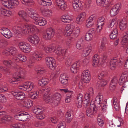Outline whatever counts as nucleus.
I'll use <instances>...</instances> for the list:
<instances>
[{"label": "nucleus", "mask_w": 128, "mask_h": 128, "mask_svg": "<svg viewBox=\"0 0 128 128\" xmlns=\"http://www.w3.org/2000/svg\"><path fill=\"white\" fill-rule=\"evenodd\" d=\"M74 117L73 111L71 110H68L65 116V120L68 123H70Z\"/></svg>", "instance_id": "aec40b11"}, {"label": "nucleus", "mask_w": 128, "mask_h": 128, "mask_svg": "<svg viewBox=\"0 0 128 128\" xmlns=\"http://www.w3.org/2000/svg\"><path fill=\"white\" fill-rule=\"evenodd\" d=\"M35 24L38 25L40 26L45 25L47 23V22L44 18L40 17L38 19L34 22Z\"/></svg>", "instance_id": "a878e982"}, {"label": "nucleus", "mask_w": 128, "mask_h": 128, "mask_svg": "<svg viewBox=\"0 0 128 128\" xmlns=\"http://www.w3.org/2000/svg\"><path fill=\"white\" fill-rule=\"evenodd\" d=\"M84 42L82 39L79 40L77 42L76 45V48L79 50L82 48L84 46Z\"/></svg>", "instance_id": "a18cd8bd"}, {"label": "nucleus", "mask_w": 128, "mask_h": 128, "mask_svg": "<svg viewBox=\"0 0 128 128\" xmlns=\"http://www.w3.org/2000/svg\"><path fill=\"white\" fill-rule=\"evenodd\" d=\"M27 14L32 19L36 21L40 17L39 15L37 14L36 11L33 9L29 8L28 9Z\"/></svg>", "instance_id": "4468645a"}, {"label": "nucleus", "mask_w": 128, "mask_h": 128, "mask_svg": "<svg viewBox=\"0 0 128 128\" xmlns=\"http://www.w3.org/2000/svg\"><path fill=\"white\" fill-rule=\"evenodd\" d=\"M118 80L117 78L115 76L112 79L109 87V89L111 91H112L115 90Z\"/></svg>", "instance_id": "5701e85b"}, {"label": "nucleus", "mask_w": 128, "mask_h": 128, "mask_svg": "<svg viewBox=\"0 0 128 128\" xmlns=\"http://www.w3.org/2000/svg\"><path fill=\"white\" fill-rule=\"evenodd\" d=\"M38 92H39V91H37L35 93H31L30 94H29L30 97L32 99H36L38 96V94H41L40 93H38Z\"/></svg>", "instance_id": "052dcab7"}, {"label": "nucleus", "mask_w": 128, "mask_h": 128, "mask_svg": "<svg viewBox=\"0 0 128 128\" xmlns=\"http://www.w3.org/2000/svg\"><path fill=\"white\" fill-rule=\"evenodd\" d=\"M42 56V53L38 51L34 52L33 54V59L37 60H39Z\"/></svg>", "instance_id": "c9c22d12"}, {"label": "nucleus", "mask_w": 128, "mask_h": 128, "mask_svg": "<svg viewBox=\"0 0 128 128\" xmlns=\"http://www.w3.org/2000/svg\"><path fill=\"white\" fill-rule=\"evenodd\" d=\"M49 82V80L47 78L43 76L41 80H38V84L39 86H43L48 84Z\"/></svg>", "instance_id": "473e14b6"}, {"label": "nucleus", "mask_w": 128, "mask_h": 128, "mask_svg": "<svg viewBox=\"0 0 128 128\" xmlns=\"http://www.w3.org/2000/svg\"><path fill=\"white\" fill-rule=\"evenodd\" d=\"M53 97L54 100L53 103L54 106H56L58 105V102L61 99V96L59 93H56L53 95Z\"/></svg>", "instance_id": "bb28decb"}, {"label": "nucleus", "mask_w": 128, "mask_h": 128, "mask_svg": "<svg viewBox=\"0 0 128 128\" xmlns=\"http://www.w3.org/2000/svg\"><path fill=\"white\" fill-rule=\"evenodd\" d=\"M35 70L38 75L40 74H43L46 72L44 68L40 67H36L35 68Z\"/></svg>", "instance_id": "3c124183"}, {"label": "nucleus", "mask_w": 128, "mask_h": 128, "mask_svg": "<svg viewBox=\"0 0 128 128\" xmlns=\"http://www.w3.org/2000/svg\"><path fill=\"white\" fill-rule=\"evenodd\" d=\"M32 111L34 113L37 115L42 112V110L41 109L37 107L33 108Z\"/></svg>", "instance_id": "864d4df0"}, {"label": "nucleus", "mask_w": 128, "mask_h": 128, "mask_svg": "<svg viewBox=\"0 0 128 128\" xmlns=\"http://www.w3.org/2000/svg\"><path fill=\"white\" fill-rule=\"evenodd\" d=\"M74 29L70 35L71 37L74 39L76 38L78 36L80 32V28H79L76 27Z\"/></svg>", "instance_id": "58836bf2"}, {"label": "nucleus", "mask_w": 128, "mask_h": 128, "mask_svg": "<svg viewBox=\"0 0 128 128\" xmlns=\"http://www.w3.org/2000/svg\"><path fill=\"white\" fill-rule=\"evenodd\" d=\"M46 60L47 66L51 70H54L56 67L55 60L52 58L47 57Z\"/></svg>", "instance_id": "0eeeda50"}, {"label": "nucleus", "mask_w": 128, "mask_h": 128, "mask_svg": "<svg viewBox=\"0 0 128 128\" xmlns=\"http://www.w3.org/2000/svg\"><path fill=\"white\" fill-rule=\"evenodd\" d=\"M110 0H96L97 4L102 6H104L107 4Z\"/></svg>", "instance_id": "a19ab883"}, {"label": "nucleus", "mask_w": 128, "mask_h": 128, "mask_svg": "<svg viewBox=\"0 0 128 128\" xmlns=\"http://www.w3.org/2000/svg\"><path fill=\"white\" fill-rule=\"evenodd\" d=\"M75 27V24H72L67 25L64 30L65 35L70 36L71 34Z\"/></svg>", "instance_id": "2eb2a0df"}, {"label": "nucleus", "mask_w": 128, "mask_h": 128, "mask_svg": "<svg viewBox=\"0 0 128 128\" xmlns=\"http://www.w3.org/2000/svg\"><path fill=\"white\" fill-rule=\"evenodd\" d=\"M24 74L22 70L17 72L13 74L12 77L8 80L10 83L22 80L23 79Z\"/></svg>", "instance_id": "f03ea898"}, {"label": "nucleus", "mask_w": 128, "mask_h": 128, "mask_svg": "<svg viewBox=\"0 0 128 128\" xmlns=\"http://www.w3.org/2000/svg\"><path fill=\"white\" fill-rule=\"evenodd\" d=\"M22 124L19 123H12L11 125L12 128H23Z\"/></svg>", "instance_id": "4d7b16f0"}, {"label": "nucleus", "mask_w": 128, "mask_h": 128, "mask_svg": "<svg viewBox=\"0 0 128 128\" xmlns=\"http://www.w3.org/2000/svg\"><path fill=\"white\" fill-rule=\"evenodd\" d=\"M128 76L127 74H123L120 77L118 83L120 85H122L121 88L122 91L124 90V88L126 87L128 84Z\"/></svg>", "instance_id": "39448f33"}, {"label": "nucleus", "mask_w": 128, "mask_h": 128, "mask_svg": "<svg viewBox=\"0 0 128 128\" xmlns=\"http://www.w3.org/2000/svg\"><path fill=\"white\" fill-rule=\"evenodd\" d=\"M121 7V4L120 3L116 4L112 7L110 12L111 16H112L116 15L119 12V9Z\"/></svg>", "instance_id": "dca6fc26"}, {"label": "nucleus", "mask_w": 128, "mask_h": 128, "mask_svg": "<svg viewBox=\"0 0 128 128\" xmlns=\"http://www.w3.org/2000/svg\"><path fill=\"white\" fill-rule=\"evenodd\" d=\"M18 46L21 50L24 52L28 53L31 50L30 46L26 43L20 42L19 43Z\"/></svg>", "instance_id": "6e6552de"}, {"label": "nucleus", "mask_w": 128, "mask_h": 128, "mask_svg": "<svg viewBox=\"0 0 128 128\" xmlns=\"http://www.w3.org/2000/svg\"><path fill=\"white\" fill-rule=\"evenodd\" d=\"M2 4L8 8H13L14 6H16L19 4L18 0H2Z\"/></svg>", "instance_id": "20e7f679"}, {"label": "nucleus", "mask_w": 128, "mask_h": 128, "mask_svg": "<svg viewBox=\"0 0 128 128\" xmlns=\"http://www.w3.org/2000/svg\"><path fill=\"white\" fill-rule=\"evenodd\" d=\"M66 50L62 49L60 47H57L56 50V53L58 56V58L61 60H63L64 57Z\"/></svg>", "instance_id": "a211bd4d"}, {"label": "nucleus", "mask_w": 128, "mask_h": 128, "mask_svg": "<svg viewBox=\"0 0 128 128\" xmlns=\"http://www.w3.org/2000/svg\"><path fill=\"white\" fill-rule=\"evenodd\" d=\"M12 94L14 96L17 100H21L25 98L24 93L22 92H15L12 91Z\"/></svg>", "instance_id": "412c9836"}, {"label": "nucleus", "mask_w": 128, "mask_h": 128, "mask_svg": "<svg viewBox=\"0 0 128 128\" xmlns=\"http://www.w3.org/2000/svg\"><path fill=\"white\" fill-rule=\"evenodd\" d=\"M39 4L44 6H49L52 4V2L50 0H38Z\"/></svg>", "instance_id": "72a5a7b5"}, {"label": "nucleus", "mask_w": 128, "mask_h": 128, "mask_svg": "<svg viewBox=\"0 0 128 128\" xmlns=\"http://www.w3.org/2000/svg\"><path fill=\"white\" fill-rule=\"evenodd\" d=\"M34 87V83L30 82H26L24 83L22 85L18 86L19 89L27 91H30Z\"/></svg>", "instance_id": "423d86ee"}, {"label": "nucleus", "mask_w": 128, "mask_h": 128, "mask_svg": "<svg viewBox=\"0 0 128 128\" xmlns=\"http://www.w3.org/2000/svg\"><path fill=\"white\" fill-rule=\"evenodd\" d=\"M119 58L118 56H117L114 57L111 59L110 62V68L111 70L115 69Z\"/></svg>", "instance_id": "b1692460"}, {"label": "nucleus", "mask_w": 128, "mask_h": 128, "mask_svg": "<svg viewBox=\"0 0 128 128\" xmlns=\"http://www.w3.org/2000/svg\"><path fill=\"white\" fill-rule=\"evenodd\" d=\"M12 60H4L3 63L6 66L10 67L11 66L14 65V63H16L15 62H14Z\"/></svg>", "instance_id": "49530a36"}, {"label": "nucleus", "mask_w": 128, "mask_h": 128, "mask_svg": "<svg viewBox=\"0 0 128 128\" xmlns=\"http://www.w3.org/2000/svg\"><path fill=\"white\" fill-rule=\"evenodd\" d=\"M51 10H44L42 12V14L45 16H49L52 14Z\"/></svg>", "instance_id": "6e6d98bb"}, {"label": "nucleus", "mask_w": 128, "mask_h": 128, "mask_svg": "<svg viewBox=\"0 0 128 128\" xmlns=\"http://www.w3.org/2000/svg\"><path fill=\"white\" fill-rule=\"evenodd\" d=\"M35 36L36 35H33L30 36L28 38V40L30 42L33 43L34 42L35 38Z\"/></svg>", "instance_id": "338daca9"}, {"label": "nucleus", "mask_w": 128, "mask_h": 128, "mask_svg": "<svg viewBox=\"0 0 128 128\" xmlns=\"http://www.w3.org/2000/svg\"><path fill=\"white\" fill-rule=\"evenodd\" d=\"M106 84V82L104 80H99L97 82V86L100 87H103Z\"/></svg>", "instance_id": "8fccbe9b"}, {"label": "nucleus", "mask_w": 128, "mask_h": 128, "mask_svg": "<svg viewBox=\"0 0 128 128\" xmlns=\"http://www.w3.org/2000/svg\"><path fill=\"white\" fill-rule=\"evenodd\" d=\"M56 3L59 8L63 10L66 7L63 0H56Z\"/></svg>", "instance_id": "2f4dec72"}, {"label": "nucleus", "mask_w": 128, "mask_h": 128, "mask_svg": "<svg viewBox=\"0 0 128 128\" xmlns=\"http://www.w3.org/2000/svg\"><path fill=\"white\" fill-rule=\"evenodd\" d=\"M93 95H91L89 93L87 92L85 95V97L86 99H88V101L92 100Z\"/></svg>", "instance_id": "0e129e2a"}, {"label": "nucleus", "mask_w": 128, "mask_h": 128, "mask_svg": "<svg viewBox=\"0 0 128 128\" xmlns=\"http://www.w3.org/2000/svg\"><path fill=\"white\" fill-rule=\"evenodd\" d=\"M60 80L62 84H66L68 82V76L64 74H61L60 78Z\"/></svg>", "instance_id": "393cba45"}, {"label": "nucleus", "mask_w": 128, "mask_h": 128, "mask_svg": "<svg viewBox=\"0 0 128 128\" xmlns=\"http://www.w3.org/2000/svg\"><path fill=\"white\" fill-rule=\"evenodd\" d=\"M1 34L6 38H10L12 36L11 31L8 28L2 27L0 28Z\"/></svg>", "instance_id": "9b49d317"}, {"label": "nucleus", "mask_w": 128, "mask_h": 128, "mask_svg": "<svg viewBox=\"0 0 128 128\" xmlns=\"http://www.w3.org/2000/svg\"><path fill=\"white\" fill-rule=\"evenodd\" d=\"M38 30V28L35 26L33 25H25L22 28V32L24 34H30L33 33L34 32Z\"/></svg>", "instance_id": "7ed1b4c3"}, {"label": "nucleus", "mask_w": 128, "mask_h": 128, "mask_svg": "<svg viewBox=\"0 0 128 128\" xmlns=\"http://www.w3.org/2000/svg\"><path fill=\"white\" fill-rule=\"evenodd\" d=\"M82 81L84 83H88L91 79L90 72L88 70H84L82 74Z\"/></svg>", "instance_id": "9d476101"}, {"label": "nucleus", "mask_w": 128, "mask_h": 128, "mask_svg": "<svg viewBox=\"0 0 128 128\" xmlns=\"http://www.w3.org/2000/svg\"><path fill=\"white\" fill-rule=\"evenodd\" d=\"M27 60L26 57L22 54H18L17 57H14L12 58V60L15 62L16 63L19 61L25 62Z\"/></svg>", "instance_id": "4be33fe9"}, {"label": "nucleus", "mask_w": 128, "mask_h": 128, "mask_svg": "<svg viewBox=\"0 0 128 128\" xmlns=\"http://www.w3.org/2000/svg\"><path fill=\"white\" fill-rule=\"evenodd\" d=\"M33 105V102L29 100L25 101L23 104L24 106L28 108L32 106Z\"/></svg>", "instance_id": "09e8293b"}, {"label": "nucleus", "mask_w": 128, "mask_h": 128, "mask_svg": "<svg viewBox=\"0 0 128 128\" xmlns=\"http://www.w3.org/2000/svg\"><path fill=\"white\" fill-rule=\"evenodd\" d=\"M103 96L102 94L99 93L96 98L94 103L96 106H98V107L101 106L102 110L103 112H105L107 109V104L106 100H105L103 101Z\"/></svg>", "instance_id": "f257e3e1"}, {"label": "nucleus", "mask_w": 128, "mask_h": 128, "mask_svg": "<svg viewBox=\"0 0 128 128\" xmlns=\"http://www.w3.org/2000/svg\"><path fill=\"white\" fill-rule=\"evenodd\" d=\"M95 106L94 105L90 104V108H87L86 111V114L89 117H92L96 113V108L95 107Z\"/></svg>", "instance_id": "1a4fd4ad"}, {"label": "nucleus", "mask_w": 128, "mask_h": 128, "mask_svg": "<svg viewBox=\"0 0 128 128\" xmlns=\"http://www.w3.org/2000/svg\"><path fill=\"white\" fill-rule=\"evenodd\" d=\"M6 99L5 96L1 94H0V102H6Z\"/></svg>", "instance_id": "69168bd1"}, {"label": "nucleus", "mask_w": 128, "mask_h": 128, "mask_svg": "<svg viewBox=\"0 0 128 128\" xmlns=\"http://www.w3.org/2000/svg\"><path fill=\"white\" fill-rule=\"evenodd\" d=\"M80 65V62H75L71 67L70 69L72 72L74 73L77 72V71Z\"/></svg>", "instance_id": "c85d7f7f"}, {"label": "nucleus", "mask_w": 128, "mask_h": 128, "mask_svg": "<svg viewBox=\"0 0 128 128\" xmlns=\"http://www.w3.org/2000/svg\"><path fill=\"white\" fill-rule=\"evenodd\" d=\"M62 22L66 23L70 22L72 19L71 17L68 15H64L62 16L61 18Z\"/></svg>", "instance_id": "4c0bfd02"}, {"label": "nucleus", "mask_w": 128, "mask_h": 128, "mask_svg": "<svg viewBox=\"0 0 128 128\" xmlns=\"http://www.w3.org/2000/svg\"><path fill=\"white\" fill-rule=\"evenodd\" d=\"M92 37L93 36L91 34H90L88 32L86 34L85 39L86 40L90 41L92 40Z\"/></svg>", "instance_id": "e2e57ef3"}, {"label": "nucleus", "mask_w": 128, "mask_h": 128, "mask_svg": "<svg viewBox=\"0 0 128 128\" xmlns=\"http://www.w3.org/2000/svg\"><path fill=\"white\" fill-rule=\"evenodd\" d=\"M18 15L26 22L29 21V17L27 16L26 12L24 10H20L19 12Z\"/></svg>", "instance_id": "c756f323"}, {"label": "nucleus", "mask_w": 128, "mask_h": 128, "mask_svg": "<svg viewBox=\"0 0 128 128\" xmlns=\"http://www.w3.org/2000/svg\"><path fill=\"white\" fill-rule=\"evenodd\" d=\"M54 30L50 28L47 30L46 33L43 35V37L45 40H50L54 36Z\"/></svg>", "instance_id": "ddd939ff"}, {"label": "nucleus", "mask_w": 128, "mask_h": 128, "mask_svg": "<svg viewBox=\"0 0 128 128\" xmlns=\"http://www.w3.org/2000/svg\"><path fill=\"white\" fill-rule=\"evenodd\" d=\"M44 50H45L46 53H48L52 51H54V47H52L51 46H48L46 48L45 47Z\"/></svg>", "instance_id": "603ef678"}, {"label": "nucleus", "mask_w": 128, "mask_h": 128, "mask_svg": "<svg viewBox=\"0 0 128 128\" xmlns=\"http://www.w3.org/2000/svg\"><path fill=\"white\" fill-rule=\"evenodd\" d=\"M128 40V32L124 34V37L122 38V42L124 43H126Z\"/></svg>", "instance_id": "680f3d73"}, {"label": "nucleus", "mask_w": 128, "mask_h": 128, "mask_svg": "<svg viewBox=\"0 0 128 128\" xmlns=\"http://www.w3.org/2000/svg\"><path fill=\"white\" fill-rule=\"evenodd\" d=\"M12 119V118L8 115H5L1 119L2 122L6 123L7 121H10Z\"/></svg>", "instance_id": "de8ad7c7"}, {"label": "nucleus", "mask_w": 128, "mask_h": 128, "mask_svg": "<svg viewBox=\"0 0 128 128\" xmlns=\"http://www.w3.org/2000/svg\"><path fill=\"white\" fill-rule=\"evenodd\" d=\"M29 114L28 112H26L16 115L14 116L16 120L22 121H26L29 119Z\"/></svg>", "instance_id": "f8f14e48"}, {"label": "nucleus", "mask_w": 128, "mask_h": 128, "mask_svg": "<svg viewBox=\"0 0 128 128\" xmlns=\"http://www.w3.org/2000/svg\"><path fill=\"white\" fill-rule=\"evenodd\" d=\"M16 49L14 47H12L10 48L4 50L2 52L3 54L6 55H14L17 52Z\"/></svg>", "instance_id": "6ab92c4d"}, {"label": "nucleus", "mask_w": 128, "mask_h": 128, "mask_svg": "<svg viewBox=\"0 0 128 128\" xmlns=\"http://www.w3.org/2000/svg\"><path fill=\"white\" fill-rule=\"evenodd\" d=\"M127 22L125 19L122 20L120 24V28L122 30H124L126 28Z\"/></svg>", "instance_id": "c03bdc74"}, {"label": "nucleus", "mask_w": 128, "mask_h": 128, "mask_svg": "<svg viewBox=\"0 0 128 128\" xmlns=\"http://www.w3.org/2000/svg\"><path fill=\"white\" fill-rule=\"evenodd\" d=\"M0 13L3 15L10 16L12 14V12L9 10H7L2 8L0 6Z\"/></svg>", "instance_id": "7c9ffc66"}, {"label": "nucleus", "mask_w": 128, "mask_h": 128, "mask_svg": "<svg viewBox=\"0 0 128 128\" xmlns=\"http://www.w3.org/2000/svg\"><path fill=\"white\" fill-rule=\"evenodd\" d=\"M21 2L25 6L30 7L34 4V2L32 0H20Z\"/></svg>", "instance_id": "e433bc0d"}, {"label": "nucleus", "mask_w": 128, "mask_h": 128, "mask_svg": "<svg viewBox=\"0 0 128 128\" xmlns=\"http://www.w3.org/2000/svg\"><path fill=\"white\" fill-rule=\"evenodd\" d=\"M73 60V59L70 56H68L67 58L66 62V64L67 66H68L70 65Z\"/></svg>", "instance_id": "bf43d9fd"}, {"label": "nucleus", "mask_w": 128, "mask_h": 128, "mask_svg": "<svg viewBox=\"0 0 128 128\" xmlns=\"http://www.w3.org/2000/svg\"><path fill=\"white\" fill-rule=\"evenodd\" d=\"M43 99L46 102L49 103H52V105L54 106L53 103L54 100L53 97L52 98L46 94L43 95Z\"/></svg>", "instance_id": "cd10ccee"}, {"label": "nucleus", "mask_w": 128, "mask_h": 128, "mask_svg": "<svg viewBox=\"0 0 128 128\" xmlns=\"http://www.w3.org/2000/svg\"><path fill=\"white\" fill-rule=\"evenodd\" d=\"M102 115L99 114L98 115V120L99 125L100 126H102L104 124V122L101 118Z\"/></svg>", "instance_id": "13d9d810"}, {"label": "nucleus", "mask_w": 128, "mask_h": 128, "mask_svg": "<svg viewBox=\"0 0 128 128\" xmlns=\"http://www.w3.org/2000/svg\"><path fill=\"white\" fill-rule=\"evenodd\" d=\"M65 124L64 122H60L57 126L58 128H65Z\"/></svg>", "instance_id": "774afa93"}, {"label": "nucleus", "mask_w": 128, "mask_h": 128, "mask_svg": "<svg viewBox=\"0 0 128 128\" xmlns=\"http://www.w3.org/2000/svg\"><path fill=\"white\" fill-rule=\"evenodd\" d=\"M50 90V88L48 86H46L44 89L39 90V92H38V93H40L41 94H42L44 95L46 94H47Z\"/></svg>", "instance_id": "37998d69"}, {"label": "nucleus", "mask_w": 128, "mask_h": 128, "mask_svg": "<svg viewBox=\"0 0 128 128\" xmlns=\"http://www.w3.org/2000/svg\"><path fill=\"white\" fill-rule=\"evenodd\" d=\"M116 21L115 19H113L108 22L107 24V26L109 28H112L115 24Z\"/></svg>", "instance_id": "5fc2aeb1"}, {"label": "nucleus", "mask_w": 128, "mask_h": 128, "mask_svg": "<svg viewBox=\"0 0 128 128\" xmlns=\"http://www.w3.org/2000/svg\"><path fill=\"white\" fill-rule=\"evenodd\" d=\"M12 30L16 35H18L20 34L21 32H22V28L20 27L16 26L13 27Z\"/></svg>", "instance_id": "79ce46f5"}, {"label": "nucleus", "mask_w": 128, "mask_h": 128, "mask_svg": "<svg viewBox=\"0 0 128 128\" xmlns=\"http://www.w3.org/2000/svg\"><path fill=\"white\" fill-rule=\"evenodd\" d=\"M113 100L114 108L117 111H119L120 109V106L117 99L116 98L114 97L113 99Z\"/></svg>", "instance_id": "ea45409f"}, {"label": "nucleus", "mask_w": 128, "mask_h": 128, "mask_svg": "<svg viewBox=\"0 0 128 128\" xmlns=\"http://www.w3.org/2000/svg\"><path fill=\"white\" fill-rule=\"evenodd\" d=\"M99 58V56L98 55H95L94 56L93 58V61L92 62V64L94 67L96 66L99 64H100Z\"/></svg>", "instance_id": "f704fd0d"}, {"label": "nucleus", "mask_w": 128, "mask_h": 128, "mask_svg": "<svg viewBox=\"0 0 128 128\" xmlns=\"http://www.w3.org/2000/svg\"><path fill=\"white\" fill-rule=\"evenodd\" d=\"M72 5L74 10L77 12L81 10L82 6L81 2L79 0H75L73 1Z\"/></svg>", "instance_id": "f3484780"}]
</instances>
